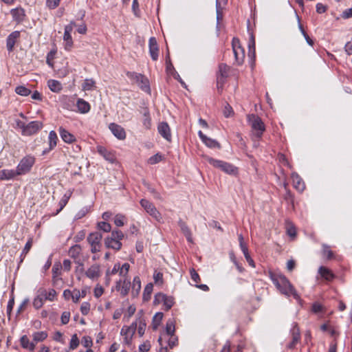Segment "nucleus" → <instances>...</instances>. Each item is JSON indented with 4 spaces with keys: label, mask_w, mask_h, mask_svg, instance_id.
Segmentation results:
<instances>
[{
    "label": "nucleus",
    "mask_w": 352,
    "mask_h": 352,
    "mask_svg": "<svg viewBox=\"0 0 352 352\" xmlns=\"http://www.w3.org/2000/svg\"><path fill=\"white\" fill-rule=\"evenodd\" d=\"M95 85L96 82L93 79H85L82 87L84 91H91L94 89Z\"/></svg>",
    "instance_id": "obj_39"
},
{
    "label": "nucleus",
    "mask_w": 352,
    "mask_h": 352,
    "mask_svg": "<svg viewBox=\"0 0 352 352\" xmlns=\"http://www.w3.org/2000/svg\"><path fill=\"white\" fill-rule=\"evenodd\" d=\"M58 131H59V133H60V135L62 140L65 142L71 144L76 141L75 136L73 134H72L71 133H69L68 131H67L65 129H64L63 127L60 126L58 129Z\"/></svg>",
    "instance_id": "obj_23"
},
{
    "label": "nucleus",
    "mask_w": 352,
    "mask_h": 352,
    "mask_svg": "<svg viewBox=\"0 0 352 352\" xmlns=\"http://www.w3.org/2000/svg\"><path fill=\"white\" fill-rule=\"evenodd\" d=\"M79 345V340L76 334H74L72 336L70 343H69V349L74 350L76 349Z\"/></svg>",
    "instance_id": "obj_54"
},
{
    "label": "nucleus",
    "mask_w": 352,
    "mask_h": 352,
    "mask_svg": "<svg viewBox=\"0 0 352 352\" xmlns=\"http://www.w3.org/2000/svg\"><path fill=\"white\" fill-rule=\"evenodd\" d=\"M35 163V158L32 155H26L23 157L16 166V174L25 175L29 173Z\"/></svg>",
    "instance_id": "obj_4"
},
{
    "label": "nucleus",
    "mask_w": 352,
    "mask_h": 352,
    "mask_svg": "<svg viewBox=\"0 0 352 352\" xmlns=\"http://www.w3.org/2000/svg\"><path fill=\"white\" fill-rule=\"evenodd\" d=\"M13 19L17 23H21L25 17V11L23 8H15L11 10Z\"/></svg>",
    "instance_id": "obj_27"
},
{
    "label": "nucleus",
    "mask_w": 352,
    "mask_h": 352,
    "mask_svg": "<svg viewBox=\"0 0 352 352\" xmlns=\"http://www.w3.org/2000/svg\"><path fill=\"white\" fill-rule=\"evenodd\" d=\"M43 122L35 120L25 124V128L23 131V135L30 136L37 133L43 128Z\"/></svg>",
    "instance_id": "obj_7"
},
{
    "label": "nucleus",
    "mask_w": 352,
    "mask_h": 352,
    "mask_svg": "<svg viewBox=\"0 0 352 352\" xmlns=\"http://www.w3.org/2000/svg\"><path fill=\"white\" fill-rule=\"evenodd\" d=\"M322 254L324 256H326L327 259L333 258V253L331 250L330 247L327 245H322Z\"/></svg>",
    "instance_id": "obj_48"
},
{
    "label": "nucleus",
    "mask_w": 352,
    "mask_h": 352,
    "mask_svg": "<svg viewBox=\"0 0 352 352\" xmlns=\"http://www.w3.org/2000/svg\"><path fill=\"white\" fill-rule=\"evenodd\" d=\"M97 151L107 161L111 163H113L116 160L115 152L111 150H108L107 148L104 146H97Z\"/></svg>",
    "instance_id": "obj_15"
},
{
    "label": "nucleus",
    "mask_w": 352,
    "mask_h": 352,
    "mask_svg": "<svg viewBox=\"0 0 352 352\" xmlns=\"http://www.w3.org/2000/svg\"><path fill=\"white\" fill-rule=\"evenodd\" d=\"M82 344L85 347L90 349L92 345V340L89 336H84L82 339Z\"/></svg>",
    "instance_id": "obj_61"
},
{
    "label": "nucleus",
    "mask_w": 352,
    "mask_h": 352,
    "mask_svg": "<svg viewBox=\"0 0 352 352\" xmlns=\"http://www.w3.org/2000/svg\"><path fill=\"white\" fill-rule=\"evenodd\" d=\"M47 337V333L45 331L35 332L32 335L33 342L37 343L45 340Z\"/></svg>",
    "instance_id": "obj_37"
},
{
    "label": "nucleus",
    "mask_w": 352,
    "mask_h": 352,
    "mask_svg": "<svg viewBox=\"0 0 352 352\" xmlns=\"http://www.w3.org/2000/svg\"><path fill=\"white\" fill-rule=\"evenodd\" d=\"M16 176H19L16 174V170L3 169L0 170V180H10Z\"/></svg>",
    "instance_id": "obj_25"
},
{
    "label": "nucleus",
    "mask_w": 352,
    "mask_h": 352,
    "mask_svg": "<svg viewBox=\"0 0 352 352\" xmlns=\"http://www.w3.org/2000/svg\"><path fill=\"white\" fill-rule=\"evenodd\" d=\"M298 21H300L299 19V17H298ZM298 28L302 33V34L303 35V36L305 37L306 41L307 42V43L312 46L314 45V41L309 36V35L306 33V32L305 31L302 25L300 24V21H298Z\"/></svg>",
    "instance_id": "obj_47"
},
{
    "label": "nucleus",
    "mask_w": 352,
    "mask_h": 352,
    "mask_svg": "<svg viewBox=\"0 0 352 352\" xmlns=\"http://www.w3.org/2000/svg\"><path fill=\"white\" fill-rule=\"evenodd\" d=\"M81 252V248L79 245H75L70 248L69 250V254L72 258H77Z\"/></svg>",
    "instance_id": "obj_41"
},
{
    "label": "nucleus",
    "mask_w": 352,
    "mask_h": 352,
    "mask_svg": "<svg viewBox=\"0 0 352 352\" xmlns=\"http://www.w3.org/2000/svg\"><path fill=\"white\" fill-rule=\"evenodd\" d=\"M154 302L155 304L163 303L166 311L169 310L173 305L174 301L171 296H168L164 294L159 293L155 295Z\"/></svg>",
    "instance_id": "obj_9"
},
{
    "label": "nucleus",
    "mask_w": 352,
    "mask_h": 352,
    "mask_svg": "<svg viewBox=\"0 0 352 352\" xmlns=\"http://www.w3.org/2000/svg\"><path fill=\"white\" fill-rule=\"evenodd\" d=\"M164 157L161 154L157 153L148 158V164L151 165L156 164L162 161Z\"/></svg>",
    "instance_id": "obj_45"
},
{
    "label": "nucleus",
    "mask_w": 352,
    "mask_h": 352,
    "mask_svg": "<svg viewBox=\"0 0 352 352\" xmlns=\"http://www.w3.org/2000/svg\"><path fill=\"white\" fill-rule=\"evenodd\" d=\"M20 342L23 349H29L31 351L34 350L36 344L34 342H30L27 336H23L20 339Z\"/></svg>",
    "instance_id": "obj_29"
},
{
    "label": "nucleus",
    "mask_w": 352,
    "mask_h": 352,
    "mask_svg": "<svg viewBox=\"0 0 352 352\" xmlns=\"http://www.w3.org/2000/svg\"><path fill=\"white\" fill-rule=\"evenodd\" d=\"M223 113L225 117L229 118L234 114V111L232 109V107L229 104L227 103L224 107Z\"/></svg>",
    "instance_id": "obj_56"
},
{
    "label": "nucleus",
    "mask_w": 352,
    "mask_h": 352,
    "mask_svg": "<svg viewBox=\"0 0 352 352\" xmlns=\"http://www.w3.org/2000/svg\"><path fill=\"white\" fill-rule=\"evenodd\" d=\"M125 216L121 214H118L114 217V223L118 226L121 227L124 225Z\"/></svg>",
    "instance_id": "obj_49"
},
{
    "label": "nucleus",
    "mask_w": 352,
    "mask_h": 352,
    "mask_svg": "<svg viewBox=\"0 0 352 352\" xmlns=\"http://www.w3.org/2000/svg\"><path fill=\"white\" fill-rule=\"evenodd\" d=\"M76 107L78 109V111L80 113H87L91 109L89 103L82 98H78L77 100Z\"/></svg>",
    "instance_id": "obj_24"
},
{
    "label": "nucleus",
    "mask_w": 352,
    "mask_h": 352,
    "mask_svg": "<svg viewBox=\"0 0 352 352\" xmlns=\"http://www.w3.org/2000/svg\"><path fill=\"white\" fill-rule=\"evenodd\" d=\"M149 53L153 60H157L159 55V47L155 37H151L148 41Z\"/></svg>",
    "instance_id": "obj_17"
},
{
    "label": "nucleus",
    "mask_w": 352,
    "mask_h": 352,
    "mask_svg": "<svg viewBox=\"0 0 352 352\" xmlns=\"http://www.w3.org/2000/svg\"><path fill=\"white\" fill-rule=\"evenodd\" d=\"M140 204L142 208L148 213L151 216L157 220L160 219V214L155 207V206L146 199H142L140 201Z\"/></svg>",
    "instance_id": "obj_10"
},
{
    "label": "nucleus",
    "mask_w": 352,
    "mask_h": 352,
    "mask_svg": "<svg viewBox=\"0 0 352 352\" xmlns=\"http://www.w3.org/2000/svg\"><path fill=\"white\" fill-rule=\"evenodd\" d=\"M190 273L192 280H194L196 283H198L201 281V278L195 269H191L190 270Z\"/></svg>",
    "instance_id": "obj_62"
},
{
    "label": "nucleus",
    "mask_w": 352,
    "mask_h": 352,
    "mask_svg": "<svg viewBox=\"0 0 352 352\" xmlns=\"http://www.w3.org/2000/svg\"><path fill=\"white\" fill-rule=\"evenodd\" d=\"M15 92L22 96H28L31 94L30 89L25 86H18L15 88Z\"/></svg>",
    "instance_id": "obj_44"
},
{
    "label": "nucleus",
    "mask_w": 352,
    "mask_h": 352,
    "mask_svg": "<svg viewBox=\"0 0 352 352\" xmlns=\"http://www.w3.org/2000/svg\"><path fill=\"white\" fill-rule=\"evenodd\" d=\"M60 0H46V6L50 9H55L60 3Z\"/></svg>",
    "instance_id": "obj_59"
},
{
    "label": "nucleus",
    "mask_w": 352,
    "mask_h": 352,
    "mask_svg": "<svg viewBox=\"0 0 352 352\" xmlns=\"http://www.w3.org/2000/svg\"><path fill=\"white\" fill-rule=\"evenodd\" d=\"M85 275L87 278L91 280L98 279L101 276L100 267L98 264L92 265L85 272Z\"/></svg>",
    "instance_id": "obj_19"
},
{
    "label": "nucleus",
    "mask_w": 352,
    "mask_h": 352,
    "mask_svg": "<svg viewBox=\"0 0 352 352\" xmlns=\"http://www.w3.org/2000/svg\"><path fill=\"white\" fill-rule=\"evenodd\" d=\"M229 67L226 64H221L219 67V72L217 76V87L219 89L222 87L226 78L228 76Z\"/></svg>",
    "instance_id": "obj_12"
},
{
    "label": "nucleus",
    "mask_w": 352,
    "mask_h": 352,
    "mask_svg": "<svg viewBox=\"0 0 352 352\" xmlns=\"http://www.w3.org/2000/svg\"><path fill=\"white\" fill-rule=\"evenodd\" d=\"M129 76L135 80L138 86L144 91H147L149 90V84L148 79L143 75L140 74H131Z\"/></svg>",
    "instance_id": "obj_14"
},
{
    "label": "nucleus",
    "mask_w": 352,
    "mask_h": 352,
    "mask_svg": "<svg viewBox=\"0 0 352 352\" xmlns=\"http://www.w3.org/2000/svg\"><path fill=\"white\" fill-rule=\"evenodd\" d=\"M175 322L172 319H169L166 324V333L168 336H173L175 333Z\"/></svg>",
    "instance_id": "obj_38"
},
{
    "label": "nucleus",
    "mask_w": 352,
    "mask_h": 352,
    "mask_svg": "<svg viewBox=\"0 0 352 352\" xmlns=\"http://www.w3.org/2000/svg\"><path fill=\"white\" fill-rule=\"evenodd\" d=\"M76 25L75 22L71 21L70 23L65 27V32L63 36V40L65 42V49L67 51L71 50L73 46V41L71 36V32L73 30L74 27Z\"/></svg>",
    "instance_id": "obj_8"
},
{
    "label": "nucleus",
    "mask_w": 352,
    "mask_h": 352,
    "mask_svg": "<svg viewBox=\"0 0 352 352\" xmlns=\"http://www.w3.org/2000/svg\"><path fill=\"white\" fill-rule=\"evenodd\" d=\"M318 273L323 279L329 282L332 281L336 277V275L331 270L324 266L319 267Z\"/></svg>",
    "instance_id": "obj_22"
},
{
    "label": "nucleus",
    "mask_w": 352,
    "mask_h": 352,
    "mask_svg": "<svg viewBox=\"0 0 352 352\" xmlns=\"http://www.w3.org/2000/svg\"><path fill=\"white\" fill-rule=\"evenodd\" d=\"M123 238L124 234L122 231L118 230H113L111 236L106 238L104 240L105 246L107 248L119 250L122 247V243L120 241Z\"/></svg>",
    "instance_id": "obj_3"
},
{
    "label": "nucleus",
    "mask_w": 352,
    "mask_h": 352,
    "mask_svg": "<svg viewBox=\"0 0 352 352\" xmlns=\"http://www.w3.org/2000/svg\"><path fill=\"white\" fill-rule=\"evenodd\" d=\"M44 298L42 294L36 296L33 300V306L36 309L41 308L43 305Z\"/></svg>",
    "instance_id": "obj_51"
},
{
    "label": "nucleus",
    "mask_w": 352,
    "mask_h": 352,
    "mask_svg": "<svg viewBox=\"0 0 352 352\" xmlns=\"http://www.w3.org/2000/svg\"><path fill=\"white\" fill-rule=\"evenodd\" d=\"M62 268V265L60 263H55L52 267V278L55 279L58 277L60 274V270Z\"/></svg>",
    "instance_id": "obj_52"
},
{
    "label": "nucleus",
    "mask_w": 352,
    "mask_h": 352,
    "mask_svg": "<svg viewBox=\"0 0 352 352\" xmlns=\"http://www.w3.org/2000/svg\"><path fill=\"white\" fill-rule=\"evenodd\" d=\"M198 135L206 146L212 148H221V145L217 141L207 137L206 135L203 133L201 131H199Z\"/></svg>",
    "instance_id": "obj_18"
},
{
    "label": "nucleus",
    "mask_w": 352,
    "mask_h": 352,
    "mask_svg": "<svg viewBox=\"0 0 352 352\" xmlns=\"http://www.w3.org/2000/svg\"><path fill=\"white\" fill-rule=\"evenodd\" d=\"M144 116V119L143 121V124L146 129H149L151 126V118L149 117L148 112H145Z\"/></svg>",
    "instance_id": "obj_64"
},
{
    "label": "nucleus",
    "mask_w": 352,
    "mask_h": 352,
    "mask_svg": "<svg viewBox=\"0 0 352 352\" xmlns=\"http://www.w3.org/2000/svg\"><path fill=\"white\" fill-rule=\"evenodd\" d=\"M21 36L19 31H14L8 35L6 38V48L9 52H13L15 44L19 41Z\"/></svg>",
    "instance_id": "obj_11"
},
{
    "label": "nucleus",
    "mask_w": 352,
    "mask_h": 352,
    "mask_svg": "<svg viewBox=\"0 0 352 352\" xmlns=\"http://www.w3.org/2000/svg\"><path fill=\"white\" fill-rule=\"evenodd\" d=\"M49 139V148L43 151V154H46L49 151L52 150L56 146L58 136L54 131H51L48 136Z\"/></svg>",
    "instance_id": "obj_26"
},
{
    "label": "nucleus",
    "mask_w": 352,
    "mask_h": 352,
    "mask_svg": "<svg viewBox=\"0 0 352 352\" xmlns=\"http://www.w3.org/2000/svg\"><path fill=\"white\" fill-rule=\"evenodd\" d=\"M98 227L100 230H103L105 232H109L111 231V226L109 223L105 221H101L98 223Z\"/></svg>",
    "instance_id": "obj_55"
},
{
    "label": "nucleus",
    "mask_w": 352,
    "mask_h": 352,
    "mask_svg": "<svg viewBox=\"0 0 352 352\" xmlns=\"http://www.w3.org/2000/svg\"><path fill=\"white\" fill-rule=\"evenodd\" d=\"M41 294L43 296L44 299L53 300L56 294V292L54 289H52L49 291L48 293H47L46 291H43Z\"/></svg>",
    "instance_id": "obj_53"
},
{
    "label": "nucleus",
    "mask_w": 352,
    "mask_h": 352,
    "mask_svg": "<svg viewBox=\"0 0 352 352\" xmlns=\"http://www.w3.org/2000/svg\"><path fill=\"white\" fill-rule=\"evenodd\" d=\"M70 318V313L68 311H64L61 315V322L63 324H66L69 322Z\"/></svg>",
    "instance_id": "obj_63"
},
{
    "label": "nucleus",
    "mask_w": 352,
    "mask_h": 352,
    "mask_svg": "<svg viewBox=\"0 0 352 352\" xmlns=\"http://www.w3.org/2000/svg\"><path fill=\"white\" fill-rule=\"evenodd\" d=\"M291 334L292 340L287 344V347L289 349H293L296 347V344L300 340V333L297 323H294L291 329Z\"/></svg>",
    "instance_id": "obj_13"
},
{
    "label": "nucleus",
    "mask_w": 352,
    "mask_h": 352,
    "mask_svg": "<svg viewBox=\"0 0 352 352\" xmlns=\"http://www.w3.org/2000/svg\"><path fill=\"white\" fill-rule=\"evenodd\" d=\"M163 316L164 314L162 312H157L154 315L152 320V327L154 330H156L160 325Z\"/></svg>",
    "instance_id": "obj_36"
},
{
    "label": "nucleus",
    "mask_w": 352,
    "mask_h": 352,
    "mask_svg": "<svg viewBox=\"0 0 352 352\" xmlns=\"http://www.w3.org/2000/svg\"><path fill=\"white\" fill-rule=\"evenodd\" d=\"M90 310V304L87 302H84L82 303L80 307V311L82 315L86 316L89 314Z\"/></svg>",
    "instance_id": "obj_57"
},
{
    "label": "nucleus",
    "mask_w": 352,
    "mask_h": 352,
    "mask_svg": "<svg viewBox=\"0 0 352 352\" xmlns=\"http://www.w3.org/2000/svg\"><path fill=\"white\" fill-rule=\"evenodd\" d=\"M271 280L276 288L284 295L298 298V295L289 280L283 274H270Z\"/></svg>",
    "instance_id": "obj_1"
},
{
    "label": "nucleus",
    "mask_w": 352,
    "mask_h": 352,
    "mask_svg": "<svg viewBox=\"0 0 352 352\" xmlns=\"http://www.w3.org/2000/svg\"><path fill=\"white\" fill-rule=\"evenodd\" d=\"M157 130L159 133L166 140H171L170 129L167 122H162L158 124Z\"/></svg>",
    "instance_id": "obj_20"
},
{
    "label": "nucleus",
    "mask_w": 352,
    "mask_h": 352,
    "mask_svg": "<svg viewBox=\"0 0 352 352\" xmlns=\"http://www.w3.org/2000/svg\"><path fill=\"white\" fill-rule=\"evenodd\" d=\"M137 329V323L133 322L130 326H124L120 331V334L124 336V343L129 345L131 343L133 336Z\"/></svg>",
    "instance_id": "obj_6"
},
{
    "label": "nucleus",
    "mask_w": 352,
    "mask_h": 352,
    "mask_svg": "<svg viewBox=\"0 0 352 352\" xmlns=\"http://www.w3.org/2000/svg\"><path fill=\"white\" fill-rule=\"evenodd\" d=\"M130 287H131L130 280L128 279H123L120 295L122 296H126L129 292Z\"/></svg>",
    "instance_id": "obj_40"
},
{
    "label": "nucleus",
    "mask_w": 352,
    "mask_h": 352,
    "mask_svg": "<svg viewBox=\"0 0 352 352\" xmlns=\"http://www.w3.org/2000/svg\"><path fill=\"white\" fill-rule=\"evenodd\" d=\"M294 186L299 191H302L305 189L304 182L302 179L296 173H293L292 175Z\"/></svg>",
    "instance_id": "obj_31"
},
{
    "label": "nucleus",
    "mask_w": 352,
    "mask_h": 352,
    "mask_svg": "<svg viewBox=\"0 0 352 352\" xmlns=\"http://www.w3.org/2000/svg\"><path fill=\"white\" fill-rule=\"evenodd\" d=\"M109 129L111 133L120 140H123L126 138V132L123 127L116 123H111L109 126Z\"/></svg>",
    "instance_id": "obj_16"
},
{
    "label": "nucleus",
    "mask_w": 352,
    "mask_h": 352,
    "mask_svg": "<svg viewBox=\"0 0 352 352\" xmlns=\"http://www.w3.org/2000/svg\"><path fill=\"white\" fill-rule=\"evenodd\" d=\"M32 239H29L28 241H27L23 251H22V253L21 254V262L23 261L24 257L25 256V255L28 254V252L30 251V250L32 248Z\"/></svg>",
    "instance_id": "obj_46"
},
{
    "label": "nucleus",
    "mask_w": 352,
    "mask_h": 352,
    "mask_svg": "<svg viewBox=\"0 0 352 352\" xmlns=\"http://www.w3.org/2000/svg\"><path fill=\"white\" fill-rule=\"evenodd\" d=\"M153 285L152 283H148L144 289L143 293V298L144 300H148L151 298V295L153 292Z\"/></svg>",
    "instance_id": "obj_42"
},
{
    "label": "nucleus",
    "mask_w": 352,
    "mask_h": 352,
    "mask_svg": "<svg viewBox=\"0 0 352 352\" xmlns=\"http://www.w3.org/2000/svg\"><path fill=\"white\" fill-rule=\"evenodd\" d=\"M47 86L52 91L55 93H58L63 89L62 84L56 80H49Z\"/></svg>",
    "instance_id": "obj_30"
},
{
    "label": "nucleus",
    "mask_w": 352,
    "mask_h": 352,
    "mask_svg": "<svg viewBox=\"0 0 352 352\" xmlns=\"http://www.w3.org/2000/svg\"><path fill=\"white\" fill-rule=\"evenodd\" d=\"M204 157L212 166L219 168V169L221 168L223 161L219 160H215V159H213L212 157H210L206 156V155L204 156Z\"/></svg>",
    "instance_id": "obj_43"
},
{
    "label": "nucleus",
    "mask_w": 352,
    "mask_h": 352,
    "mask_svg": "<svg viewBox=\"0 0 352 352\" xmlns=\"http://www.w3.org/2000/svg\"><path fill=\"white\" fill-rule=\"evenodd\" d=\"M311 310L315 314H318L324 311L322 305L318 302H314L312 305Z\"/></svg>",
    "instance_id": "obj_60"
},
{
    "label": "nucleus",
    "mask_w": 352,
    "mask_h": 352,
    "mask_svg": "<svg viewBox=\"0 0 352 352\" xmlns=\"http://www.w3.org/2000/svg\"><path fill=\"white\" fill-rule=\"evenodd\" d=\"M178 223L187 241L192 243V233L186 223L182 220H179Z\"/></svg>",
    "instance_id": "obj_28"
},
{
    "label": "nucleus",
    "mask_w": 352,
    "mask_h": 352,
    "mask_svg": "<svg viewBox=\"0 0 352 352\" xmlns=\"http://www.w3.org/2000/svg\"><path fill=\"white\" fill-rule=\"evenodd\" d=\"M72 192L69 190L63 196V197L61 198V199L59 201L60 208L57 210L56 214L60 212L63 209V208L67 205L69 199H70V197L72 196Z\"/></svg>",
    "instance_id": "obj_35"
},
{
    "label": "nucleus",
    "mask_w": 352,
    "mask_h": 352,
    "mask_svg": "<svg viewBox=\"0 0 352 352\" xmlns=\"http://www.w3.org/2000/svg\"><path fill=\"white\" fill-rule=\"evenodd\" d=\"M228 3V0H216V12L217 26L223 19V11Z\"/></svg>",
    "instance_id": "obj_21"
},
{
    "label": "nucleus",
    "mask_w": 352,
    "mask_h": 352,
    "mask_svg": "<svg viewBox=\"0 0 352 352\" xmlns=\"http://www.w3.org/2000/svg\"><path fill=\"white\" fill-rule=\"evenodd\" d=\"M248 121L252 129L253 138L257 140L261 138L265 131V126L261 118L254 114H250L248 116Z\"/></svg>",
    "instance_id": "obj_2"
},
{
    "label": "nucleus",
    "mask_w": 352,
    "mask_h": 352,
    "mask_svg": "<svg viewBox=\"0 0 352 352\" xmlns=\"http://www.w3.org/2000/svg\"><path fill=\"white\" fill-rule=\"evenodd\" d=\"M141 289V280L139 276H135L132 285V294L137 296Z\"/></svg>",
    "instance_id": "obj_33"
},
{
    "label": "nucleus",
    "mask_w": 352,
    "mask_h": 352,
    "mask_svg": "<svg viewBox=\"0 0 352 352\" xmlns=\"http://www.w3.org/2000/svg\"><path fill=\"white\" fill-rule=\"evenodd\" d=\"M102 234L100 232L91 233L87 237V241L90 244H100L102 239Z\"/></svg>",
    "instance_id": "obj_32"
},
{
    "label": "nucleus",
    "mask_w": 352,
    "mask_h": 352,
    "mask_svg": "<svg viewBox=\"0 0 352 352\" xmlns=\"http://www.w3.org/2000/svg\"><path fill=\"white\" fill-rule=\"evenodd\" d=\"M232 47L234 55L235 64L238 65H242L245 58V51L239 38L235 37L232 38Z\"/></svg>",
    "instance_id": "obj_5"
},
{
    "label": "nucleus",
    "mask_w": 352,
    "mask_h": 352,
    "mask_svg": "<svg viewBox=\"0 0 352 352\" xmlns=\"http://www.w3.org/2000/svg\"><path fill=\"white\" fill-rule=\"evenodd\" d=\"M287 234L294 238L296 235V230L295 226L290 222H287Z\"/></svg>",
    "instance_id": "obj_50"
},
{
    "label": "nucleus",
    "mask_w": 352,
    "mask_h": 352,
    "mask_svg": "<svg viewBox=\"0 0 352 352\" xmlns=\"http://www.w3.org/2000/svg\"><path fill=\"white\" fill-rule=\"evenodd\" d=\"M220 169L228 174H235L236 173V168L233 165L223 161Z\"/></svg>",
    "instance_id": "obj_34"
},
{
    "label": "nucleus",
    "mask_w": 352,
    "mask_h": 352,
    "mask_svg": "<svg viewBox=\"0 0 352 352\" xmlns=\"http://www.w3.org/2000/svg\"><path fill=\"white\" fill-rule=\"evenodd\" d=\"M153 279H154L155 284H162V283H163L162 273L155 271L153 274Z\"/></svg>",
    "instance_id": "obj_58"
}]
</instances>
